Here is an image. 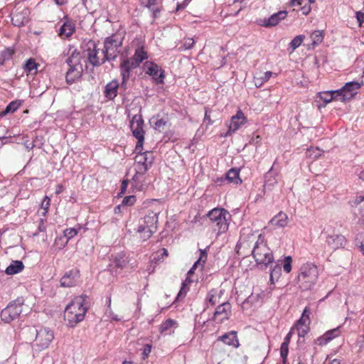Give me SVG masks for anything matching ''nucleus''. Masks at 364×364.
<instances>
[{"mask_svg": "<svg viewBox=\"0 0 364 364\" xmlns=\"http://www.w3.org/2000/svg\"><path fill=\"white\" fill-rule=\"evenodd\" d=\"M207 259V254L203 250H200V257L197 262H195L194 267H197L198 264L203 265V264L205 262Z\"/></svg>", "mask_w": 364, "mask_h": 364, "instance_id": "obj_53", "label": "nucleus"}, {"mask_svg": "<svg viewBox=\"0 0 364 364\" xmlns=\"http://www.w3.org/2000/svg\"><path fill=\"white\" fill-rule=\"evenodd\" d=\"M294 331V328H291L289 332L284 338V341L281 344L280 347V355L282 358V362L284 364H286L287 360V356L289 353V345L291 341V338L293 335V332Z\"/></svg>", "mask_w": 364, "mask_h": 364, "instance_id": "obj_27", "label": "nucleus"}, {"mask_svg": "<svg viewBox=\"0 0 364 364\" xmlns=\"http://www.w3.org/2000/svg\"><path fill=\"white\" fill-rule=\"evenodd\" d=\"M75 31V25L70 21H66L60 28L59 35L62 38H69Z\"/></svg>", "mask_w": 364, "mask_h": 364, "instance_id": "obj_31", "label": "nucleus"}, {"mask_svg": "<svg viewBox=\"0 0 364 364\" xmlns=\"http://www.w3.org/2000/svg\"><path fill=\"white\" fill-rule=\"evenodd\" d=\"M168 256V252L167 249L162 248L161 250L157 251L154 255H153V260L156 263L161 262Z\"/></svg>", "mask_w": 364, "mask_h": 364, "instance_id": "obj_43", "label": "nucleus"}, {"mask_svg": "<svg viewBox=\"0 0 364 364\" xmlns=\"http://www.w3.org/2000/svg\"><path fill=\"white\" fill-rule=\"evenodd\" d=\"M129 263V259L123 252L118 253L114 259L115 267L123 269L127 267Z\"/></svg>", "mask_w": 364, "mask_h": 364, "instance_id": "obj_34", "label": "nucleus"}, {"mask_svg": "<svg viewBox=\"0 0 364 364\" xmlns=\"http://www.w3.org/2000/svg\"><path fill=\"white\" fill-rule=\"evenodd\" d=\"M265 82L262 79V77H255V86L257 87H261Z\"/></svg>", "mask_w": 364, "mask_h": 364, "instance_id": "obj_64", "label": "nucleus"}, {"mask_svg": "<svg viewBox=\"0 0 364 364\" xmlns=\"http://www.w3.org/2000/svg\"><path fill=\"white\" fill-rule=\"evenodd\" d=\"M207 216L215 226L214 230L217 234L225 233L228 230V218L230 217L229 212L224 208H215L210 210Z\"/></svg>", "mask_w": 364, "mask_h": 364, "instance_id": "obj_6", "label": "nucleus"}, {"mask_svg": "<svg viewBox=\"0 0 364 364\" xmlns=\"http://www.w3.org/2000/svg\"><path fill=\"white\" fill-rule=\"evenodd\" d=\"M263 296L260 293L252 292L242 303L243 308L260 305L262 303Z\"/></svg>", "mask_w": 364, "mask_h": 364, "instance_id": "obj_30", "label": "nucleus"}, {"mask_svg": "<svg viewBox=\"0 0 364 364\" xmlns=\"http://www.w3.org/2000/svg\"><path fill=\"white\" fill-rule=\"evenodd\" d=\"M149 58V54L144 44L139 41L132 58L123 57L120 63V74L122 77L121 87L126 89V85L129 79L131 70L139 67L140 64Z\"/></svg>", "mask_w": 364, "mask_h": 364, "instance_id": "obj_1", "label": "nucleus"}, {"mask_svg": "<svg viewBox=\"0 0 364 364\" xmlns=\"http://www.w3.org/2000/svg\"><path fill=\"white\" fill-rule=\"evenodd\" d=\"M280 272H281V269L279 267H278L277 265H276L271 271V274H270V279L271 280L273 279V277L274 276H276L277 277H278L279 275H280Z\"/></svg>", "mask_w": 364, "mask_h": 364, "instance_id": "obj_58", "label": "nucleus"}, {"mask_svg": "<svg viewBox=\"0 0 364 364\" xmlns=\"http://www.w3.org/2000/svg\"><path fill=\"white\" fill-rule=\"evenodd\" d=\"M166 125V121L164 119H156L154 122V127L159 132L163 131Z\"/></svg>", "mask_w": 364, "mask_h": 364, "instance_id": "obj_50", "label": "nucleus"}, {"mask_svg": "<svg viewBox=\"0 0 364 364\" xmlns=\"http://www.w3.org/2000/svg\"><path fill=\"white\" fill-rule=\"evenodd\" d=\"M231 315V305L228 302H223L218 305L215 311L213 319L218 323L228 320Z\"/></svg>", "mask_w": 364, "mask_h": 364, "instance_id": "obj_18", "label": "nucleus"}, {"mask_svg": "<svg viewBox=\"0 0 364 364\" xmlns=\"http://www.w3.org/2000/svg\"><path fill=\"white\" fill-rule=\"evenodd\" d=\"M15 53L16 49L14 47H7L0 51V67L4 65L6 61L10 60Z\"/></svg>", "mask_w": 364, "mask_h": 364, "instance_id": "obj_33", "label": "nucleus"}, {"mask_svg": "<svg viewBox=\"0 0 364 364\" xmlns=\"http://www.w3.org/2000/svg\"><path fill=\"white\" fill-rule=\"evenodd\" d=\"M21 105V103L18 101H12L6 107V109L0 113V117H3L8 113H13L16 111Z\"/></svg>", "mask_w": 364, "mask_h": 364, "instance_id": "obj_41", "label": "nucleus"}, {"mask_svg": "<svg viewBox=\"0 0 364 364\" xmlns=\"http://www.w3.org/2000/svg\"><path fill=\"white\" fill-rule=\"evenodd\" d=\"M306 154L309 158L316 159L321 156V151L318 148L311 147L307 149Z\"/></svg>", "mask_w": 364, "mask_h": 364, "instance_id": "obj_47", "label": "nucleus"}, {"mask_svg": "<svg viewBox=\"0 0 364 364\" xmlns=\"http://www.w3.org/2000/svg\"><path fill=\"white\" fill-rule=\"evenodd\" d=\"M189 2H190L189 0H184L182 3L178 4L176 9V11H178L179 10L184 9L188 6Z\"/></svg>", "mask_w": 364, "mask_h": 364, "instance_id": "obj_60", "label": "nucleus"}, {"mask_svg": "<svg viewBox=\"0 0 364 364\" xmlns=\"http://www.w3.org/2000/svg\"><path fill=\"white\" fill-rule=\"evenodd\" d=\"M177 323L175 320L168 318L164 321L159 326V332L161 334H170L173 327H176Z\"/></svg>", "mask_w": 364, "mask_h": 364, "instance_id": "obj_35", "label": "nucleus"}, {"mask_svg": "<svg viewBox=\"0 0 364 364\" xmlns=\"http://www.w3.org/2000/svg\"><path fill=\"white\" fill-rule=\"evenodd\" d=\"M158 214L159 213L149 210L139 220L136 232L142 240H149L157 230Z\"/></svg>", "mask_w": 364, "mask_h": 364, "instance_id": "obj_4", "label": "nucleus"}, {"mask_svg": "<svg viewBox=\"0 0 364 364\" xmlns=\"http://www.w3.org/2000/svg\"><path fill=\"white\" fill-rule=\"evenodd\" d=\"M194 44V40L191 38H188L184 40L183 46L179 49L181 50L191 49L193 47Z\"/></svg>", "mask_w": 364, "mask_h": 364, "instance_id": "obj_51", "label": "nucleus"}, {"mask_svg": "<svg viewBox=\"0 0 364 364\" xmlns=\"http://www.w3.org/2000/svg\"><path fill=\"white\" fill-rule=\"evenodd\" d=\"M23 300L22 298L11 301L1 312V320L7 323H10L13 321L17 319L22 312V306Z\"/></svg>", "mask_w": 364, "mask_h": 364, "instance_id": "obj_9", "label": "nucleus"}, {"mask_svg": "<svg viewBox=\"0 0 364 364\" xmlns=\"http://www.w3.org/2000/svg\"><path fill=\"white\" fill-rule=\"evenodd\" d=\"M161 6L153 7L150 11L152 12V17L154 20L157 18L159 16V14L161 11Z\"/></svg>", "mask_w": 364, "mask_h": 364, "instance_id": "obj_57", "label": "nucleus"}, {"mask_svg": "<svg viewBox=\"0 0 364 364\" xmlns=\"http://www.w3.org/2000/svg\"><path fill=\"white\" fill-rule=\"evenodd\" d=\"M252 254L257 264L267 266L274 260L272 250L264 240V237L260 234L255 242Z\"/></svg>", "mask_w": 364, "mask_h": 364, "instance_id": "obj_5", "label": "nucleus"}, {"mask_svg": "<svg viewBox=\"0 0 364 364\" xmlns=\"http://www.w3.org/2000/svg\"><path fill=\"white\" fill-rule=\"evenodd\" d=\"M50 206V198L48 196H46L41 202V208L38 210V212L43 216H46L48 212Z\"/></svg>", "mask_w": 364, "mask_h": 364, "instance_id": "obj_42", "label": "nucleus"}, {"mask_svg": "<svg viewBox=\"0 0 364 364\" xmlns=\"http://www.w3.org/2000/svg\"><path fill=\"white\" fill-rule=\"evenodd\" d=\"M346 244V237L340 234L328 235L325 241V248L334 251L344 247Z\"/></svg>", "mask_w": 364, "mask_h": 364, "instance_id": "obj_17", "label": "nucleus"}, {"mask_svg": "<svg viewBox=\"0 0 364 364\" xmlns=\"http://www.w3.org/2000/svg\"><path fill=\"white\" fill-rule=\"evenodd\" d=\"M254 240L255 236L253 234H242L236 245L237 253L243 256L250 252L252 253V243Z\"/></svg>", "mask_w": 364, "mask_h": 364, "instance_id": "obj_15", "label": "nucleus"}, {"mask_svg": "<svg viewBox=\"0 0 364 364\" xmlns=\"http://www.w3.org/2000/svg\"><path fill=\"white\" fill-rule=\"evenodd\" d=\"M277 76V73H273L271 71H267L264 73L263 76L262 77V79L266 82H267L272 76Z\"/></svg>", "mask_w": 364, "mask_h": 364, "instance_id": "obj_59", "label": "nucleus"}, {"mask_svg": "<svg viewBox=\"0 0 364 364\" xmlns=\"http://www.w3.org/2000/svg\"><path fill=\"white\" fill-rule=\"evenodd\" d=\"M305 38L304 35H299L294 37L290 43V47L292 50L299 47Z\"/></svg>", "mask_w": 364, "mask_h": 364, "instance_id": "obj_46", "label": "nucleus"}, {"mask_svg": "<svg viewBox=\"0 0 364 364\" xmlns=\"http://www.w3.org/2000/svg\"><path fill=\"white\" fill-rule=\"evenodd\" d=\"M363 85V82H349L346 83V85L343 87V90L345 91V97L350 100L353 99L355 95L357 94L358 90Z\"/></svg>", "mask_w": 364, "mask_h": 364, "instance_id": "obj_26", "label": "nucleus"}, {"mask_svg": "<svg viewBox=\"0 0 364 364\" xmlns=\"http://www.w3.org/2000/svg\"><path fill=\"white\" fill-rule=\"evenodd\" d=\"M66 62L70 66L65 76L66 82L68 84H72L80 77L81 66H78L74 63L73 55L70 58H68Z\"/></svg>", "mask_w": 364, "mask_h": 364, "instance_id": "obj_19", "label": "nucleus"}, {"mask_svg": "<svg viewBox=\"0 0 364 364\" xmlns=\"http://www.w3.org/2000/svg\"><path fill=\"white\" fill-rule=\"evenodd\" d=\"M355 18L358 22V26L360 27L363 26V23L364 22V12L362 11H356Z\"/></svg>", "mask_w": 364, "mask_h": 364, "instance_id": "obj_56", "label": "nucleus"}, {"mask_svg": "<svg viewBox=\"0 0 364 364\" xmlns=\"http://www.w3.org/2000/svg\"><path fill=\"white\" fill-rule=\"evenodd\" d=\"M119 83L118 80H113L109 82L105 87L104 95L108 100H113L118 94Z\"/></svg>", "mask_w": 364, "mask_h": 364, "instance_id": "obj_25", "label": "nucleus"}, {"mask_svg": "<svg viewBox=\"0 0 364 364\" xmlns=\"http://www.w3.org/2000/svg\"><path fill=\"white\" fill-rule=\"evenodd\" d=\"M85 296L75 297L66 306L64 312V319L69 327H75L85 318L87 308L85 306Z\"/></svg>", "mask_w": 364, "mask_h": 364, "instance_id": "obj_2", "label": "nucleus"}, {"mask_svg": "<svg viewBox=\"0 0 364 364\" xmlns=\"http://www.w3.org/2000/svg\"><path fill=\"white\" fill-rule=\"evenodd\" d=\"M24 266L21 261H14L6 269V273L9 275L15 274L21 272Z\"/></svg>", "mask_w": 364, "mask_h": 364, "instance_id": "obj_37", "label": "nucleus"}, {"mask_svg": "<svg viewBox=\"0 0 364 364\" xmlns=\"http://www.w3.org/2000/svg\"><path fill=\"white\" fill-rule=\"evenodd\" d=\"M204 120L208 121V124L209 125H211L213 123V121L211 119L210 116V111L208 110L207 109H205Z\"/></svg>", "mask_w": 364, "mask_h": 364, "instance_id": "obj_62", "label": "nucleus"}, {"mask_svg": "<svg viewBox=\"0 0 364 364\" xmlns=\"http://www.w3.org/2000/svg\"><path fill=\"white\" fill-rule=\"evenodd\" d=\"M20 8L17 9L13 14L11 18L12 23L18 27L24 26L28 21L29 10L24 7L21 10Z\"/></svg>", "mask_w": 364, "mask_h": 364, "instance_id": "obj_22", "label": "nucleus"}, {"mask_svg": "<svg viewBox=\"0 0 364 364\" xmlns=\"http://www.w3.org/2000/svg\"><path fill=\"white\" fill-rule=\"evenodd\" d=\"M129 180H123L121 186V194H124L126 192L127 186H128Z\"/></svg>", "mask_w": 364, "mask_h": 364, "instance_id": "obj_63", "label": "nucleus"}, {"mask_svg": "<svg viewBox=\"0 0 364 364\" xmlns=\"http://www.w3.org/2000/svg\"><path fill=\"white\" fill-rule=\"evenodd\" d=\"M341 333V327L327 331L323 335L321 336L316 340V343L318 346H324L332 341L333 338L338 337Z\"/></svg>", "mask_w": 364, "mask_h": 364, "instance_id": "obj_24", "label": "nucleus"}, {"mask_svg": "<svg viewBox=\"0 0 364 364\" xmlns=\"http://www.w3.org/2000/svg\"><path fill=\"white\" fill-rule=\"evenodd\" d=\"M143 69L146 75L151 76L156 84H163L165 78L164 70L152 61H146Z\"/></svg>", "mask_w": 364, "mask_h": 364, "instance_id": "obj_12", "label": "nucleus"}, {"mask_svg": "<svg viewBox=\"0 0 364 364\" xmlns=\"http://www.w3.org/2000/svg\"><path fill=\"white\" fill-rule=\"evenodd\" d=\"M39 66L40 64L36 63L34 58H31L24 62V63L22 65V68L27 76H34L37 74Z\"/></svg>", "mask_w": 364, "mask_h": 364, "instance_id": "obj_28", "label": "nucleus"}, {"mask_svg": "<svg viewBox=\"0 0 364 364\" xmlns=\"http://www.w3.org/2000/svg\"><path fill=\"white\" fill-rule=\"evenodd\" d=\"M144 120L140 114H135L130 122V129L133 136L137 139L135 146V151H141L143 150V144L144 141L145 131L144 129Z\"/></svg>", "mask_w": 364, "mask_h": 364, "instance_id": "obj_7", "label": "nucleus"}, {"mask_svg": "<svg viewBox=\"0 0 364 364\" xmlns=\"http://www.w3.org/2000/svg\"><path fill=\"white\" fill-rule=\"evenodd\" d=\"M151 348H152V346L151 344H146L144 346L143 352H142V359L143 360H145L149 357V355L151 351Z\"/></svg>", "mask_w": 364, "mask_h": 364, "instance_id": "obj_55", "label": "nucleus"}, {"mask_svg": "<svg viewBox=\"0 0 364 364\" xmlns=\"http://www.w3.org/2000/svg\"><path fill=\"white\" fill-rule=\"evenodd\" d=\"M87 51L88 60L93 65H99L107 60H108V58L105 52L102 50L97 49L94 43L89 46Z\"/></svg>", "mask_w": 364, "mask_h": 364, "instance_id": "obj_14", "label": "nucleus"}, {"mask_svg": "<svg viewBox=\"0 0 364 364\" xmlns=\"http://www.w3.org/2000/svg\"><path fill=\"white\" fill-rule=\"evenodd\" d=\"M289 222L288 216L286 213L281 211L276 215L271 220L270 223L275 227L284 228L287 225Z\"/></svg>", "mask_w": 364, "mask_h": 364, "instance_id": "obj_32", "label": "nucleus"}, {"mask_svg": "<svg viewBox=\"0 0 364 364\" xmlns=\"http://www.w3.org/2000/svg\"><path fill=\"white\" fill-rule=\"evenodd\" d=\"M247 119L241 109L237 111L236 114L230 119L228 130L225 136H230L237 131L242 126L247 123Z\"/></svg>", "mask_w": 364, "mask_h": 364, "instance_id": "obj_16", "label": "nucleus"}, {"mask_svg": "<svg viewBox=\"0 0 364 364\" xmlns=\"http://www.w3.org/2000/svg\"><path fill=\"white\" fill-rule=\"evenodd\" d=\"M63 233L64 236L68 238V240H70L77 235L78 230L75 228H67L64 230Z\"/></svg>", "mask_w": 364, "mask_h": 364, "instance_id": "obj_49", "label": "nucleus"}, {"mask_svg": "<svg viewBox=\"0 0 364 364\" xmlns=\"http://www.w3.org/2000/svg\"><path fill=\"white\" fill-rule=\"evenodd\" d=\"M291 262L292 259L290 256L285 257L283 260V269L287 273H289L291 271Z\"/></svg>", "mask_w": 364, "mask_h": 364, "instance_id": "obj_48", "label": "nucleus"}, {"mask_svg": "<svg viewBox=\"0 0 364 364\" xmlns=\"http://www.w3.org/2000/svg\"><path fill=\"white\" fill-rule=\"evenodd\" d=\"M218 341H221L225 345L232 346L235 348H237L240 346V341L237 338V332L236 331H230L218 337L214 344Z\"/></svg>", "mask_w": 364, "mask_h": 364, "instance_id": "obj_23", "label": "nucleus"}, {"mask_svg": "<svg viewBox=\"0 0 364 364\" xmlns=\"http://www.w3.org/2000/svg\"><path fill=\"white\" fill-rule=\"evenodd\" d=\"M220 296L216 289H211L208 291L206 296V302L210 306H214L219 303Z\"/></svg>", "mask_w": 364, "mask_h": 364, "instance_id": "obj_38", "label": "nucleus"}, {"mask_svg": "<svg viewBox=\"0 0 364 364\" xmlns=\"http://www.w3.org/2000/svg\"><path fill=\"white\" fill-rule=\"evenodd\" d=\"M311 311L309 307L304 309L301 318L297 321L296 325L293 327L297 331L299 337H304L309 331L310 316Z\"/></svg>", "mask_w": 364, "mask_h": 364, "instance_id": "obj_13", "label": "nucleus"}, {"mask_svg": "<svg viewBox=\"0 0 364 364\" xmlns=\"http://www.w3.org/2000/svg\"><path fill=\"white\" fill-rule=\"evenodd\" d=\"M191 282V281L188 278H186V279L182 283L181 289L177 295V299H183L186 296L187 292L189 291L188 284Z\"/></svg>", "mask_w": 364, "mask_h": 364, "instance_id": "obj_44", "label": "nucleus"}, {"mask_svg": "<svg viewBox=\"0 0 364 364\" xmlns=\"http://www.w3.org/2000/svg\"><path fill=\"white\" fill-rule=\"evenodd\" d=\"M225 180L235 184H240L242 180L240 178V171L236 168H231L226 174Z\"/></svg>", "mask_w": 364, "mask_h": 364, "instance_id": "obj_36", "label": "nucleus"}, {"mask_svg": "<svg viewBox=\"0 0 364 364\" xmlns=\"http://www.w3.org/2000/svg\"><path fill=\"white\" fill-rule=\"evenodd\" d=\"M332 93L333 94V99H336L338 97H340L341 99L342 100V101H346V100H348V99H346L345 97V91L343 90V87L339 89V90H335V91H331Z\"/></svg>", "mask_w": 364, "mask_h": 364, "instance_id": "obj_54", "label": "nucleus"}, {"mask_svg": "<svg viewBox=\"0 0 364 364\" xmlns=\"http://www.w3.org/2000/svg\"><path fill=\"white\" fill-rule=\"evenodd\" d=\"M158 0H148L146 6L149 10L153 7L159 6L157 3Z\"/></svg>", "mask_w": 364, "mask_h": 364, "instance_id": "obj_61", "label": "nucleus"}, {"mask_svg": "<svg viewBox=\"0 0 364 364\" xmlns=\"http://www.w3.org/2000/svg\"><path fill=\"white\" fill-rule=\"evenodd\" d=\"M36 333L33 346L37 350L41 351L48 348L54 339V333L46 327H41L39 330L32 329Z\"/></svg>", "mask_w": 364, "mask_h": 364, "instance_id": "obj_8", "label": "nucleus"}, {"mask_svg": "<svg viewBox=\"0 0 364 364\" xmlns=\"http://www.w3.org/2000/svg\"><path fill=\"white\" fill-rule=\"evenodd\" d=\"M146 172L135 171V173L132 178V186L138 191L144 190L149 184Z\"/></svg>", "mask_w": 364, "mask_h": 364, "instance_id": "obj_21", "label": "nucleus"}, {"mask_svg": "<svg viewBox=\"0 0 364 364\" xmlns=\"http://www.w3.org/2000/svg\"><path fill=\"white\" fill-rule=\"evenodd\" d=\"M122 44V39L117 35H112L108 37L104 45L105 50H102L108 58V60L115 59L117 56L118 48Z\"/></svg>", "mask_w": 364, "mask_h": 364, "instance_id": "obj_11", "label": "nucleus"}, {"mask_svg": "<svg viewBox=\"0 0 364 364\" xmlns=\"http://www.w3.org/2000/svg\"><path fill=\"white\" fill-rule=\"evenodd\" d=\"M287 13L285 11H280L272 14L267 19L264 20L263 26L265 27H271L277 25L280 21L287 17Z\"/></svg>", "mask_w": 364, "mask_h": 364, "instance_id": "obj_29", "label": "nucleus"}, {"mask_svg": "<svg viewBox=\"0 0 364 364\" xmlns=\"http://www.w3.org/2000/svg\"><path fill=\"white\" fill-rule=\"evenodd\" d=\"M318 97L323 102V105H326L333 100V94L331 91L320 92L318 93Z\"/></svg>", "mask_w": 364, "mask_h": 364, "instance_id": "obj_45", "label": "nucleus"}, {"mask_svg": "<svg viewBox=\"0 0 364 364\" xmlns=\"http://www.w3.org/2000/svg\"><path fill=\"white\" fill-rule=\"evenodd\" d=\"M323 31H315L311 34V39L314 46H316L321 43L324 38Z\"/></svg>", "mask_w": 364, "mask_h": 364, "instance_id": "obj_39", "label": "nucleus"}, {"mask_svg": "<svg viewBox=\"0 0 364 364\" xmlns=\"http://www.w3.org/2000/svg\"><path fill=\"white\" fill-rule=\"evenodd\" d=\"M136 155L134 157V171H147L152 166L154 161V156L151 151H135Z\"/></svg>", "mask_w": 364, "mask_h": 364, "instance_id": "obj_10", "label": "nucleus"}, {"mask_svg": "<svg viewBox=\"0 0 364 364\" xmlns=\"http://www.w3.org/2000/svg\"><path fill=\"white\" fill-rule=\"evenodd\" d=\"M319 272L314 263L307 262L301 265L297 276L299 288L302 291L310 290L318 281Z\"/></svg>", "mask_w": 364, "mask_h": 364, "instance_id": "obj_3", "label": "nucleus"}, {"mask_svg": "<svg viewBox=\"0 0 364 364\" xmlns=\"http://www.w3.org/2000/svg\"><path fill=\"white\" fill-rule=\"evenodd\" d=\"M136 201L135 196H129L124 198L122 202V205H133Z\"/></svg>", "mask_w": 364, "mask_h": 364, "instance_id": "obj_52", "label": "nucleus"}, {"mask_svg": "<svg viewBox=\"0 0 364 364\" xmlns=\"http://www.w3.org/2000/svg\"><path fill=\"white\" fill-rule=\"evenodd\" d=\"M356 245L359 246L360 250L364 255V224L360 227V230L355 236Z\"/></svg>", "mask_w": 364, "mask_h": 364, "instance_id": "obj_40", "label": "nucleus"}, {"mask_svg": "<svg viewBox=\"0 0 364 364\" xmlns=\"http://www.w3.org/2000/svg\"><path fill=\"white\" fill-rule=\"evenodd\" d=\"M80 277V270L77 269H72L66 272L60 279V286L63 287H71L77 284Z\"/></svg>", "mask_w": 364, "mask_h": 364, "instance_id": "obj_20", "label": "nucleus"}]
</instances>
